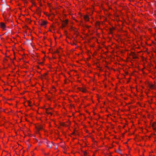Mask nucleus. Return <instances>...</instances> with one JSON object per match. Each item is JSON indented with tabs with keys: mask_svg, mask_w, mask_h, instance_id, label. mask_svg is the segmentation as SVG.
I'll use <instances>...</instances> for the list:
<instances>
[{
	"mask_svg": "<svg viewBox=\"0 0 156 156\" xmlns=\"http://www.w3.org/2000/svg\"><path fill=\"white\" fill-rule=\"evenodd\" d=\"M47 23V22L45 20H41L39 22L40 25L41 26L46 25Z\"/></svg>",
	"mask_w": 156,
	"mask_h": 156,
	"instance_id": "f257e3e1",
	"label": "nucleus"
},
{
	"mask_svg": "<svg viewBox=\"0 0 156 156\" xmlns=\"http://www.w3.org/2000/svg\"><path fill=\"white\" fill-rule=\"evenodd\" d=\"M68 20H66L65 21H62V22L64 23H62V27H64L66 26V25L68 23Z\"/></svg>",
	"mask_w": 156,
	"mask_h": 156,
	"instance_id": "f03ea898",
	"label": "nucleus"
},
{
	"mask_svg": "<svg viewBox=\"0 0 156 156\" xmlns=\"http://www.w3.org/2000/svg\"><path fill=\"white\" fill-rule=\"evenodd\" d=\"M0 26L4 30H5V23H0Z\"/></svg>",
	"mask_w": 156,
	"mask_h": 156,
	"instance_id": "7ed1b4c3",
	"label": "nucleus"
},
{
	"mask_svg": "<svg viewBox=\"0 0 156 156\" xmlns=\"http://www.w3.org/2000/svg\"><path fill=\"white\" fill-rule=\"evenodd\" d=\"M149 87L151 89H155L156 88L154 85L152 84H149Z\"/></svg>",
	"mask_w": 156,
	"mask_h": 156,
	"instance_id": "20e7f679",
	"label": "nucleus"
},
{
	"mask_svg": "<svg viewBox=\"0 0 156 156\" xmlns=\"http://www.w3.org/2000/svg\"><path fill=\"white\" fill-rule=\"evenodd\" d=\"M37 130L38 131L43 129V127L42 126H39L36 127Z\"/></svg>",
	"mask_w": 156,
	"mask_h": 156,
	"instance_id": "39448f33",
	"label": "nucleus"
},
{
	"mask_svg": "<svg viewBox=\"0 0 156 156\" xmlns=\"http://www.w3.org/2000/svg\"><path fill=\"white\" fill-rule=\"evenodd\" d=\"M53 144V143L52 142H50L48 144L47 146L48 147L50 148H51Z\"/></svg>",
	"mask_w": 156,
	"mask_h": 156,
	"instance_id": "423d86ee",
	"label": "nucleus"
},
{
	"mask_svg": "<svg viewBox=\"0 0 156 156\" xmlns=\"http://www.w3.org/2000/svg\"><path fill=\"white\" fill-rule=\"evenodd\" d=\"M84 18L85 20L86 21H88L89 20L88 16L87 15H85L84 16Z\"/></svg>",
	"mask_w": 156,
	"mask_h": 156,
	"instance_id": "0eeeda50",
	"label": "nucleus"
},
{
	"mask_svg": "<svg viewBox=\"0 0 156 156\" xmlns=\"http://www.w3.org/2000/svg\"><path fill=\"white\" fill-rule=\"evenodd\" d=\"M79 89L80 90L82 91L83 92H85L86 91V90L85 89H83L81 88H79Z\"/></svg>",
	"mask_w": 156,
	"mask_h": 156,
	"instance_id": "6e6552de",
	"label": "nucleus"
},
{
	"mask_svg": "<svg viewBox=\"0 0 156 156\" xmlns=\"http://www.w3.org/2000/svg\"><path fill=\"white\" fill-rule=\"evenodd\" d=\"M156 126V123L155 122L153 123L152 125V126L153 127V128L154 129L156 130V129L155 128V126Z\"/></svg>",
	"mask_w": 156,
	"mask_h": 156,
	"instance_id": "1a4fd4ad",
	"label": "nucleus"
},
{
	"mask_svg": "<svg viewBox=\"0 0 156 156\" xmlns=\"http://www.w3.org/2000/svg\"><path fill=\"white\" fill-rule=\"evenodd\" d=\"M46 112L48 114H51V115H52V114L51 112H48L47 110Z\"/></svg>",
	"mask_w": 156,
	"mask_h": 156,
	"instance_id": "9d476101",
	"label": "nucleus"
},
{
	"mask_svg": "<svg viewBox=\"0 0 156 156\" xmlns=\"http://www.w3.org/2000/svg\"><path fill=\"white\" fill-rule=\"evenodd\" d=\"M46 112L48 114H51V115H52V114L51 112H48L47 110Z\"/></svg>",
	"mask_w": 156,
	"mask_h": 156,
	"instance_id": "9b49d317",
	"label": "nucleus"
},
{
	"mask_svg": "<svg viewBox=\"0 0 156 156\" xmlns=\"http://www.w3.org/2000/svg\"><path fill=\"white\" fill-rule=\"evenodd\" d=\"M46 112L48 114H51V115H52V114L51 112H48L47 110Z\"/></svg>",
	"mask_w": 156,
	"mask_h": 156,
	"instance_id": "f8f14e48",
	"label": "nucleus"
},
{
	"mask_svg": "<svg viewBox=\"0 0 156 156\" xmlns=\"http://www.w3.org/2000/svg\"><path fill=\"white\" fill-rule=\"evenodd\" d=\"M120 150L119 149L118 150L116 151V152L120 153Z\"/></svg>",
	"mask_w": 156,
	"mask_h": 156,
	"instance_id": "ddd939ff",
	"label": "nucleus"
},
{
	"mask_svg": "<svg viewBox=\"0 0 156 156\" xmlns=\"http://www.w3.org/2000/svg\"><path fill=\"white\" fill-rule=\"evenodd\" d=\"M133 58L134 59H136L137 58V56H136V55H134V56H133Z\"/></svg>",
	"mask_w": 156,
	"mask_h": 156,
	"instance_id": "4468645a",
	"label": "nucleus"
},
{
	"mask_svg": "<svg viewBox=\"0 0 156 156\" xmlns=\"http://www.w3.org/2000/svg\"><path fill=\"white\" fill-rule=\"evenodd\" d=\"M47 75V73H44V78H46V77H45V76H46Z\"/></svg>",
	"mask_w": 156,
	"mask_h": 156,
	"instance_id": "2eb2a0df",
	"label": "nucleus"
},
{
	"mask_svg": "<svg viewBox=\"0 0 156 156\" xmlns=\"http://www.w3.org/2000/svg\"><path fill=\"white\" fill-rule=\"evenodd\" d=\"M84 154L85 155H87V153L86 152H84Z\"/></svg>",
	"mask_w": 156,
	"mask_h": 156,
	"instance_id": "dca6fc26",
	"label": "nucleus"
},
{
	"mask_svg": "<svg viewBox=\"0 0 156 156\" xmlns=\"http://www.w3.org/2000/svg\"><path fill=\"white\" fill-rule=\"evenodd\" d=\"M55 53H59V52H58V50H57V51H55Z\"/></svg>",
	"mask_w": 156,
	"mask_h": 156,
	"instance_id": "f3484780",
	"label": "nucleus"
},
{
	"mask_svg": "<svg viewBox=\"0 0 156 156\" xmlns=\"http://www.w3.org/2000/svg\"><path fill=\"white\" fill-rule=\"evenodd\" d=\"M28 20L29 21V22H30L31 21L29 19H28Z\"/></svg>",
	"mask_w": 156,
	"mask_h": 156,
	"instance_id": "a211bd4d",
	"label": "nucleus"
},
{
	"mask_svg": "<svg viewBox=\"0 0 156 156\" xmlns=\"http://www.w3.org/2000/svg\"><path fill=\"white\" fill-rule=\"evenodd\" d=\"M40 64H43V62H41L40 63Z\"/></svg>",
	"mask_w": 156,
	"mask_h": 156,
	"instance_id": "6ab92c4d",
	"label": "nucleus"
},
{
	"mask_svg": "<svg viewBox=\"0 0 156 156\" xmlns=\"http://www.w3.org/2000/svg\"><path fill=\"white\" fill-rule=\"evenodd\" d=\"M52 15H53V16H55V15H54V14H52Z\"/></svg>",
	"mask_w": 156,
	"mask_h": 156,
	"instance_id": "aec40b11",
	"label": "nucleus"
},
{
	"mask_svg": "<svg viewBox=\"0 0 156 156\" xmlns=\"http://www.w3.org/2000/svg\"><path fill=\"white\" fill-rule=\"evenodd\" d=\"M74 134V132H73V133H72V134Z\"/></svg>",
	"mask_w": 156,
	"mask_h": 156,
	"instance_id": "412c9836",
	"label": "nucleus"
}]
</instances>
